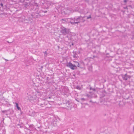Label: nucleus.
Listing matches in <instances>:
<instances>
[{"label":"nucleus","instance_id":"nucleus-26","mask_svg":"<svg viewBox=\"0 0 134 134\" xmlns=\"http://www.w3.org/2000/svg\"><path fill=\"white\" fill-rule=\"evenodd\" d=\"M30 98H31V99H30V100H32L33 99H32V96H30Z\"/></svg>","mask_w":134,"mask_h":134},{"label":"nucleus","instance_id":"nucleus-8","mask_svg":"<svg viewBox=\"0 0 134 134\" xmlns=\"http://www.w3.org/2000/svg\"><path fill=\"white\" fill-rule=\"evenodd\" d=\"M23 6L24 8H25V9H26L29 6V5L28 3L25 2L23 4Z\"/></svg>","mask_w":134,"mask_h":134},{"label":"nucleus","instance_id":"nucleus-33","mask_svg":"<svg viewBox=\"0 0 134 134\" xmlns=\"http://www.w3.org/2000/svg\"><path fill=\"white\" fill-rule=\"evenodd\" d=\"M54 122H55L56 123V121H54Z\"/></svg>","mask_w":134,"mask_h":134},{"label":"nucleus","instance_id":"nucleus-24","mask_svg":"<svg viewBox=\"0 0 134 134\" xmlns=\"http://www.w3.org/2000/svg\"><path fill=\"white\" fill-rule=\"evenodd\" d=\"M13 110H12V111H11L9 113V114H11V113H13Z\"/></svg>","mask_w":134,"mask_h":134},{"label":"nucleus","instance_id":"nucleus-22","mask_svg":"<svg viewBox=\"0 0 134 134\" xmlns=\"http://www.w3.org/2000/svg\"><path fill=\"white\" fill-rule=\"evenodd\" d=\"M42 12H44V13H45L47 12V11H42Z\"/></svg>","mask_w":134,"mask_h":134},{"label":"nucleus","instance_id":"nucleus-6","mask_svg":"<svg viewBox=\"0 0 134 134\" xmlns=\"http://www.w3.org/2000/svg\"><path fill=\"white\" fill-rule=\"evenodd\" d=\"M121 76L124 80H128V78L130 79L131 78V76L128 75L127 74L125 75H121Z\"/></svg>","mask_w":134,"mask_h":134},{"label":"nucleus","instance_id":"nucleus-34","mask_svg":"<svg viewBox=\"0 0 134 134\" xmlns=\"http://www.w3.org/2000/svg\"><path fill=\"white\" fill-rule=\"evenodd\" d=\"M133 130L134 131V126L133 127Z\"/></svg>","mask_w":134,"mask_h":134},{"label":"nucleus","instance_id":"nucleus-35","mask_svg":"<svg viewBox=\"0 0 134 134\" xmlns=\"http://www.w3.org/2000/svg\"><path fill=\"white\" fill-rule=\"evenodd\" d=\"M72 22H75V21L72 20Z\"/></svg>","mask_w":134,"mask_h":134},{"label":"nucleus","instance_id":"nucleus-25","mask_svg":"<svg viewBox=\"0 0 134 134\" xmlns=\"http://www.w3.org/2000/svg\"><path fill=\"white\" fill-rule=\"evenodd\" d=\"M0 5H1V6L3 7V4L2 3H1V4H0Z\"/></svg>","mask_w":134,"mask_h":134},{"label":"nucleus","instance_id":"nucleus-27","mask_svg":"<svg viewBox=\"0 0 134 134\" xmlns=\"http://www.w3.org/2000/svg\"><path fill=\"white\" fill-rule=\"evenodd\" d=\"M35 5H36L37 6H38V4L37 3H35Z\"/></svg>","mask_w":134,"mask_h":134},{"label":"nucleus","instance_id":"nucleus-36","mask_svg":"<svg viewBox=\"0 0 134 134\" xmlns=\"http://www.w3.org/2000/svg\"><path fill=\"white\" fill-rule=\"evenodd\" d=\"M92 101V100H91L90 101V102H91Z\"/></svg>","mask_w":134,"mask_h":134},{"label":"nucleus","instance_id":"nucleus-1","mask_svg":"<svg viewBox=\"0 0 134 134\" xmlns=\"http://www.w3.org/2000/svg\"><path fill=\"white\" fill-rule=\"evenodd\" d=\"M40 16L41 15L38 12H33L31 14L30 16L29 17V20L32 22L33 20L32 19L36 18Z\"/></svg>","mask_w":134,"mask_h":134},{"label":"nucleus","instance_id":"nucleus-30","mask_svg":"<svg viewBox=\"0 0 134 134\" xmlns=\"http://www.w3.org/2000/svg\"><path fill=\"white\" fill-rule=\"evenodd\" d=\"M76 101H77L78 102H79V100H77V99H76Z\"/></svg>","mask_w":134,"mask_h":134},{"label":"nucleus","instance_id":"nucleus-17","mask_svg":"<svg viewBox=\"0 0 134 134\" xmlns=\"http://www.w3.org/2000/svg\"><path fill=\"white\" fill-rule=\"evenodd\" d=\"M80 99L82 101H85V100H86V99H85L84 98H81Z\"/></svg>","mask_w":134,"mask_h":134},{"label":"nucleus","instance_id":"nucleus-19","mask_svg":"<svg viewBox=\"0 0 134 134\" xmlns=\"http://www.w3.org/2000/svg\"><path fill=\"white\" fill-rule=\"evenodd\" d=\"M32 114H33L34 115H35L36 114V113L35 111H33L32 112Z\"/></svg>","mask_w":134,"mask_h":134},{"label":"nucleus","instance_id":"nucleus-29","mask_svg":"<svg viewBox=\"0 0 134 134\" xmlns=\"http://www.w3.org/2000/svg\"><path fill=\"white\" fill-rule=\"evenodd\" d=\"M4 59L6 61H8V60L7 59H4Z\"/></svg>","mask_w":134,"mask_h":134},{"label":"nucleus","instance_id":"nucleus-9","mask_svg":"<svg viewBox=\"0 0 134 134\" xmlns=\"http://www.w3.org/2000/svg\"><path fill=\"white\" fill-rule=\"evenodd\" d=\"M16 126L18 128H21L23 127V125L21 123L17 124Z\"/></svg>","mask_w":134,"mask_h":134},{"label":"nucleus","instance_id":"nucleus-10","mask_svg":"<svg viewBox=\"0 0 134 134\" xmlns=\"http://www.w3.org/2000/svg\"><path fill=\"white\" fill-rule=\"evenodd\" d=\"M46 103L44 102V100H42L41 103H40L39 105L42 107H43L46 105Z\"/></svg>","mask_w":134,"mask_h":134},{"label":"nucleus","instance_id":"nucleus-20","mask_svg":"<svg viewBox=\"0 0 134 134\" xmlns=\"http://www.w3.org/2000/svg\"><path fill=\"white\" fill-rule=\"evenodd\" d=\"M91 18V15H90L87 18V19H89Z\"/></svg>","mask_w":134,"mask_h":134},{"label":"nucleus","instance_id":"nucleus-11","mask_svg":"<svg viewBox=\"0 0 134 134\" xmlns=\"http://www.w3.org/2000/svg\"><path fill=\"white\" fill-rule=\"evenodd\" d=\"M14 103L16 104V107L17 109L18 110H21V109L18 106V103L16 102H15Z\"/></svg>","mask_w":134,"mask_h":134},{"label":"nucleus","instance_id":"nucleus-38","mask_svg":"<svg viewBox=\"0 0 134 134\" xmlns=\"http://www.w3.org/2000/svg\"><path fill=\"white\" fill-rule=\"evenodd\" d=\"M51 98L50 97H49V98Z\"/></svg>","mask_w":134,"mask_h":134},{"label":"nucleus","instance_id":"nucleus-23","mask_svg":"<svg viewBox=\"0 0 134 134\" xmlns=\"http://www.w3.org/2000/svg\"><path fill=\"white\" fill-rule=\"evenodd\" d=\"M127 2V1L126 0H124V3H126Z\"/></svg>","mask_w":134,"mask_h":134},{"label":"nucleus","instance_id":"nucleus-31","mask_svg":"<svg viewBox=\"0 0 134 134\" xmlns=\"http://www.w3.org/2000/svg\"><path fill=\"white\" fill-rule=\"evenodd\" d=\"M43 68V66H41V68Z\"/></svg>","mask_w":134,"mask_h":134},{"label":"nucleus","instance_id":"nucleus-16","mask_svg":"<svg viewBox=\"0 0 134 134\" xmlns=\"http://www.w3.org/2000/svg\"><path fill=\"white\" fill-rule=\"evenodd\" d=\"M44 57H46L47 56V52L46 51H45L44 52Z\"/></svg>","mask_w":134,"mask_h":134},{"label":"nucleus","instance_id":"nucleus-4","mask_svg":"<svg viewBox=\"0 0 134 134\" xmlns=\"http://www.w3.org/2000/svg\"><path fill=\"white\" fill-rule=\"evenodd\" d=\"M80 21H76V22H72V21H71V22H69V23H70L72 25H74L75 24H78V23H80V22L81 23H83L85 21V20H84L83 19V18L85 17H82L81 16H80Z\"/></svg>","mask_w":134,"mask_h":134},{"label":"nucleus","instance_id":"nucleus-39","mask_svg":"<svg viewBox=\"0 0 134 134\" xmlns=\"http://www.w3.org/2000/svg\"><path fill=\"white\" fill-rule=\"evenodd\" d=\"M105 115H106V114H105V115H104V116H105Z\"/></svg>","mask_w":134,"mask_h":134},{"label":"nucleus","instance_id":"nucleus-15","mask_svg":"<svg viewBox=\"0 0 134 134\" xmlns=\"http://www.w3.org/2000/svg\"><path fill=\"white\" fill-rule=\"evenodd\" d=\"M76 88L78 89V90H81V87L79 86H76Z\"/></svg>","mask_w":134,"mask_h":134},{"label":"nucleus","instance_id":"nucleus-14","mask_svg":"<svg viewBox=\"0 0 134 134\" xmlns=\"http://www.w3.org/2000/svg\"><path fill=\"white\" fill-rule=\"evenodd\" d=\"M90 90H92L93 91H96V89L93 88H92L91 87L90 88Z\"/></svg>","mask_w":134,"mask_h":134},{"label":"nucleus","instance_id":"nucleus-7","mask_svg":"<svg viewBox=\"0 0 134 134\" xmlns=\"http://www.w3.org/2000/svg\"><path fill=\"white\" fill-rule=\"evenodd\" d=\"M2 130V134H5V130L4 127L3 126H0V131Z\"/></svg>","mask_w":134,"mask_h":134},{"label":"nucleus","instance_id":"nucleus-21","mask_svg":"<svg viewBox=\"0 0 134 134\" xmlns=\"http://www.w3.org/2000/svg\"><path fill=\"white\" fill-rule=\"evenodd\" d=\"M77 66L78 67H79V63L78 62H77Z\"/></svg>","mask_w":134,"mask_h":134},{"label":"nucleus","instance_id":"nucleus-2","mask_svg":"<svg viewBox=\"0 0 134 134\" xmlns=\"http://www.w3.org/2000/svg\"><path fill=\"white\" fill-rule=\"evenodd\" d=\"M61 30L60 32L63 35H66V34H68L69 32L70 29H67L63 26L61 27Z\"/></svg>","mask_w":134,"mask_h":134},{"label":"nucleus","instance_id":"nucleus-32","mask_svg":"<svg viewBox=\"0 0 134 134\" xmlns=\"http://www.w3.org/2000/svg\"><path fill=\"white\" fill-rule=\"evenodd\" d=\"M71 44H72V45H74V44H73V43H71Z\"/></svg>","mask_w":134,"mask_h":134},{"label":"nucleus","instance_id":"nucleus-18","mask_svg":"<svg viewBox=\"0 0 134 134\" xmlns=\"http://www.w3.org/2000/svg\"><path fill=\"white\" fill-rule=\"evenodd\" d=\"M69 43H70V42H71V41H72V39L71 38H70V39H69Z\"/></svg>","mask_w":134,"mask_h":134},{"label":"nucleus","instance_id":"nucleus-13","mask_svg":"<svg viewBox=\"0 0 134 134\" xmlns=\"http://www.w3.org/2000/svg\"><path fill=\"white\" fill-rule=\"evenodd\" d=\"M10 110V109H8V110H2L1 111L2 113H6V112H7L8 111H9Z\"/></svg>","mask_w":134,"mask_h":134},{"label":"nucleus","instance_id":"nucleus-28","mask_svg":"<svg viewBox=\"0 0 134 134\" xmlns=\"http://www.w3.org/2000/svg\"><path fill=\"white\" fill-rule=\"evenodd\" d=\"M86 96L88 97H89L90 96L88 94Z\"/></svg>","mask_w":134,"mask_h":134},{"label":"nucleus","instance_id":"nucleus-3","mask_svg":"<svg viewBox=\"0 0 134 134\" xmlns=\"http://www.w3.org/2000/svg\"><path fill=\"white\" fill-rule=\"evenodd\" d=\"M66 66L68 67H69L72 70L76 69L77 68L76 65L74 64H73L70 62L67 63L66 64Z\"/></svg>","mask_w":134,"mask_h":134},{"label":"nucleus","instance_id":"nucleus-5","mask_svg":"<svg viewBox=\"0 0 134 134\" xmlns=\"http://www.w3.org/2000/svg\"><path fill=\"white\" fill-rule=\"evenodd\" d=\"M80 16H79L77 18H74L73 19H72V18H69V19H63L62 20L64 21H66V20L67 21H68L69 20L70 21V22H71V21H72V20L75 21V20L77 21H80Z\"/></svg>","mask_w":134,"mask_h":134},{"label":"nucleus","instance_id":"nucleus-12","mask_svg":"<svg viewBox=\"0 0 134 134\" xmlns=\"http://www.w3.org/2000/svg\"><path fill=\"white\" fill-rule=\"evenodd\" d=\"M123 97L124 98L126 99H128L129 98V96L128 95V94H126V95L125 96H123Z\"/></svg>","mask_w":134,"mask_h":134},{"label":"nucleus","instance_id":"nucleus-37","mask_svg":"<svg viewBox=\"0 0 134 134\" xmlns=\"http://www.w3.org/2000/svg\"><path fill=\"white\" fill-rule=\"evenodd\" d=\"M7 42H8V43H9V41H7Z\"/></svg>","mask_w":134,"mask_h":134}]
</instances>
